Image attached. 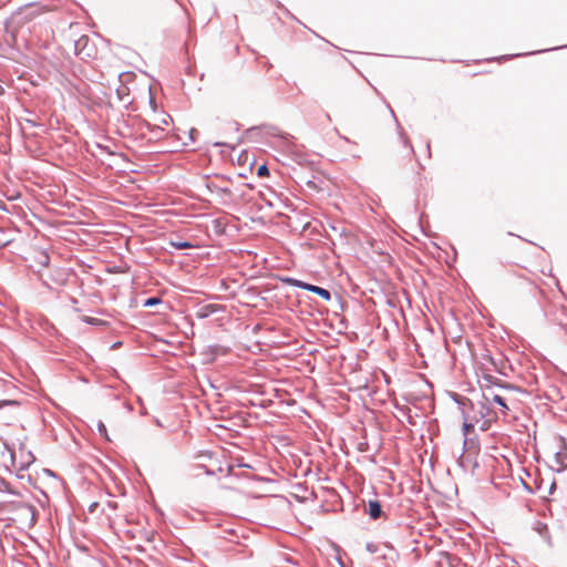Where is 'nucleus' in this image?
Returning a JSON list of instances; mask_svg holds the SVG:
<instances>
[{
    "label": "nucleus",
    "instance_id": "f257e3e1",
    "mask_svg": "<svg viewBox=\"0 0 567 567\" xmlns=\"http://www.w3.org/2000/svg\"><path fill=\"white\" fill-rule=\"evenodd\" d=\"M171 117L166 114L162 116H154L151 121L141 124V136L147 141L163 140L169 128Z\"/></svg>",
    "mask_w": 567,
    "mask_h": 567
},
{
    "label": "nucleus",
    "instance_id": "f03ea898",
    "mask_svg": "<svg viewBox=\"0 0 567 567\" xmlns=\"http://www.w3.org/2000/svg\"><path fill=\"white\" fill-rule=\"evenodd\" d=\"M19 233V228L11 220L0 215V248L16 240Z\"/></svg>",
    "mask_w": 567,
    "mask_h": 567
},
{
    "label": "nucleus",
    "instance_id": "7ed1b4c3",
    "mask_svg": "<svg viewBox=\"0 0 567 567\" xmlns=\"http://www.w3.org/2000/svg\"><path fill=\"white\" fill-rule=\"evenodd\" d=\"M453 400L460 405L463 415L462 431L464 436H467L471 431L474 430V421L466 414V408L474 409L473 402L468 398L460 396L456 393L453 394Z\"/></svg>",
    "mask_w": 567,
    "mask_h": 567
},
{
    "label": "nucleus",
    "instance_id": "20e7f679",
    "mask_svg": "<svg viewBox=\"0 0 567 567\" xmlns=\"http://www.w3.org/2000/svg\"><path fill=\"white\" fill-rule=\"evenodd\" d=\"M70 277V269L68 268H53L49 271L48 278L43 279V284L50 289L64 286Z\"/></svg>",
    "mask_w": 567,
    "mask_h": 567
},
{
    "label": "nucleus",
    "instance_id": "39448f33",
    "mask_svg": "<svg viewBox=\"0 0 567 567\" xmlns=\"http://www.w3.org/2000/svg\"><path fill=\"white\" fill-rule=\"evenodd\" d=\"M30 261V267L37 271L41 272L43 268H47L50 264V256L45 250L35 249L30 254V257L27 258Z\"/></svg>",
    "mask_w": 567,
    "mask_h": 567
},
{
    "label": "nucleus",
    "instance_id": "423d86ee",
    "mask_svg": "<svg viewBox=\"0 0 567 567\" xmlns=\"http://www.w3.org/2000/svg\"><path fill=\"white\" fill-rule=\"evenodd\" d=\"M226 220H227L226 236H228V237L236 236L241 229L239 218L236 215H227Z\"/></svg>",
    "mask_w": 567,
    "mask_h": 567
},
{
    "label": "nucleus",
    "instance_id": "0eeeda50",
    "mask_svg": "<svg viewBox=\"0 0 567 567\" xmlns=\"http://www.w3.org/2000/svg\"><path fill=\"white\" fill-rule=\"evenodd\" d=\"M365 513L373 520L379 519L384 514L381 503L377 499L369 501L368 506L365 507Z\"/></svg>",
    "mask_w": 567,
    "mask_h": 567
},
{
    "label": "nucleus",
    "instance_id": "6e6552de",
    "mask_svg": "<svg viewBox=\"0 0 567 567\" xmlns=\"http://www.w3.org/2000/svg\"><path fill=\"white\" fill-rule=\"evenodd\" d=\"M227 215H220L212 221V230L217 236H226Z\"/></svg>",
    "mask_w": 567,
    "mask_h": 567
},
{
    "label": "nucleus",
    "instance_id": "1a4fd4ad",
    "mask_svg": "<svg viewBox=\"0 0 567 567\" xmlns=\"http://www.w3.org/2000/svg\"><path fill=\"white\" fill-rule=\"evenodd\" d=\"M563 447L555 453V462L559 466L558 472L564 471L565 461L567 460V449L565 440L561 439Z\"/></svg>",
    "mask_w": 567,
    "mask_h": 567
},
{
    "label": "nucleus",
    "instance_id": "9d476101",
    "mask_svg": "<svg viewBox=\"0 0 567 567\" xmlns=\"http://www.w3.org/2000/svg\"><path fill=\"white\" fill-rule=\"evenodd\" d=\"M87 43L89 38L86 35L81 37L75 43V50L78 54H83L85 58H92V50L85 51Z\"/></svg>",
    "mask_w": 567,
    "mask_h": 567
},
{
    "label": "nucleus",
    "instance_id": "9b49d317",
    "mask_svg": "<svg viewBox=\"0 0 567 567\" xmlns=\"http://www.w3.org/2000/svg\"><path fill=\"white\" fill-rule=\"evenodd\" d=\"M307 290L318 295L326 301H329L332 298L331 292L328 289L312 285V284H308Z\"/></svg>",
    "mask_w": 567,
    "mask_h": 567
},
{
    "label": "nucleus",
    "instance_id": "f8f14e48",
    "mask_svg": "<svg viewBox=\"0 0 567 567\" xmlns=\"http://www.w3.org/2000/svg\"><path fill=\"white\" fill-rule=\"evenodd\" d=\"M534 530H536L548 544H550L548 527L545 523L537 520L534 525Z\"/></svg>",
    "mask_w": 567,
    "mask_h": 567
},
{
    "label": "nucleus",
    "instance_id": "ddd939ff",
    "mask_svg": "<svg viewBox=\"0 0 567 567\" xmlns=\"http://www.w3.org/2000/svg\"><path fill=\"white\" fill-rule=\"evenodd\" d=\"M489 414V408L484 402H480V408L476 414L472 417L474 422H478L480 419H485Z\"/></svg>",
    "mask_w": 567,
    "mask_h": 567
},
{
    "label": "nucleus",
    "instance_id": "4468645a",
    "mask_svg": "<svg viewBox=\"0 0 567 567\" xmlns=\"http://www.w3.org/2000/svg\"><path fill=\"white\" fill-rule=\"evenodd\" d=\"M281 281L289 286L298 287V288L307 290L308 282H305L302 280H299V279H296L292 277H284V278H281Z\"/></svg>",
    "mask_w": 567,
    "mask_h": 567
},
{
    "label": "nucleus",
    "instance_id": "2eb2a0df",
    "mask_svg": "<svg viewBox=\"0 0 567 567\" xmlns=\"http://www.w3.org/2000/svg\"><path fill=\"white\" fill-rule=\"evenodd\" d=\"M6 406L18 409L20 406V403L18 401H16V400H1L0 401V409H3Z\"/></svg>",
    "mask_w": 567,
    "mask_h": 567
},
{
    "label": "nucleus",
    "instance_id": "dca6fc26",
    "mask_svg": "<svg viewBox=\"0 0 567 567\" xmlns=\"http://www.w3.org/2000/svg\"><path fill=\"white\" fill-rule=\"evenodd\" d=\"M492 401L494 403L498 404L499 406H502L504 409V411L508 410V406L503 396L495 394V395H493Z\"/></svg>",
    "mask_w": 567,
    "mask_h": 567
},
{
    "label": "nucleus",
    "instance_id": "f3484780",
    "mask_svg": "<svg viewBox=\"0 0 567 567\" xmlns=\"http://www.w3.org/2000/svg\"><path fill=\"white\" fill-rule=\"evenodd\" d=\"M475 445V441L473 439H467L465 436L464 441H463V451L461 453V457L463 456V454L465 453V451L472 449V446Z\"/></svg>",
    "mask_w": 567,
    "mask_h": 567
},
{
    "label": "nucleus",
    "instance_id": "a211bd4d",
    "mask_svg": "<svg viewBox=\"0 0 567 567\" xmlns=\"http://www.w3.org/2000/svg\"><path fill=\"white\" fill-rule=\"evenodd\" d=\"M161 302H162L161 298H158V297H151V298H147L144 301V307H154L156 305H159Z\"/></svg>",
    "mask_w": 567,
    "mask_h": 567
},
{
    "label": "nucleus",
    "instance_id": "6ab92c4d",
    "mask_svg": "<svg viewBox=\"0 0 567 567\" xmlns=\"http://www.w3.org/2000/svg\"><path fill=\"white\" fill-rule=\"evenodd\" d=\"M96 426H97V431H99V433H100L103 437H105L106 440H110V439H109V435H107V430H106L105 424H104L102 421H99Z\"/></svg>",
    "mask_w": 567,
    "mask_h": 567
},
{
    "label": "nucleus",
    "instance_id": "aec40b11",
    "mask_svg": "<svg viewBox=\"0 0 567 567\" xmlns=\"http://www.w3.org/2000/svg\"><path fill=\"white\" fill-rule=\"evenodd\" d=\"M257 175L259 177H267V176H269L268 167L265 164L259 166L258 169H257Z\"/></svg>",
    "mask_w": 567,
    "mask_h": 567
},
{
    "label": "nucleus",
    "instance_id": "412c9836",
    "mask_svg": "<svg viewBox=\"0 0 567 567\" xmlns=\"http://www.w3.org/2000/svg\"><path fill=\"white\" fill-rule=\"evenodd\" d=\"M442 557L446 560V564L450 567H454L453 561L456 560V557H454L447 553H442Z\"/></svg>",
    "mask_w": 567,
    "mask_h": 567
},
{
    "label": "nucleus",
    "instance_id": "4be33fe9",
    "mask_svg": "<svg viewBox=\"0 0 567 567\" xmlns=\"http://www.w3.org/2000/svg\"><path fill=\"white\" fill-rule=\"evenodd\" d=\"M83 321L89 323V324H100L102 323V321L97 318H93V317H83Z\"/></svg>",
    "mask_w": 567,
    "mask_h": 567
},
{
    "label": "nucleus",
    "instance_id": "5701e85b",
    "mask_svg": "<svg viewBox=\"0 0 567 567\" xmlns=\"http://www.w3.org/2000/svg\"><path fill=\"white\" fill-rule=\"evenodd\" d=\"M175 247L177 249H185V248L192 247V245L188 241H181V243L175 244Z\"/></svg>",
    "mask_w": 567,
    "mask_h": 567
},
{
    "label": "nucleus",
    "instance_id": "b1692460",
    "mask_svg": "<svg viewBox=\"0 0 567 567\" xmlns=\"http://www.w3.org/2000/svg\"><path fill=\"white\" fill-rule=\"evenodd\" d=\"M248 216H249V219L252 223H261V224H264L266 221L265 218L261 215H259L257 217H254L252 215H248Z\"/></svg>",
    "mask_w": 567,
    "mask_h": 567
},
{
    "label": "nucleus",
    "instance_id": "393cba45",
    "mask_svg": "<svg viewBox=\"0 0 567 567\" xmlns=\"http://www.w3.org/2000/svg\"><path fill=\"white\" fill-rule=\"evenodd\" d=\"M367 550L371 554H374L377 553L378 550V547L377 545H374L373 543H368L367 546H365Z\"/></svg>",
    "mask_w": 567,
    "mask_h": 567
},
{
    "label": "nucleus",
    "instance_id": "a878e982",
    "mask_svg": "<svg viewBox=\"0 0 567 567\" xmlns=\"http://www.w3.org/2000/svg\"><path fill=\"white\" fill-rule=\"evenodd\" d=\"M368 447H369L368 442H361V443H359V445H358V450H359L360 452H367V451H368Z\"/></svg>",
    "mask_w": 567,
    "mask_h": 567
},
{
    "label": "nucleus",
    "instance_id": "bb28decb",
    "mask_svg": "<svg viewBox=\"0 0 567 567\" xmlns=\"http://www.w3.org/2000/svg\"><path fill=\"white\" fill-rule=\"evenodd\" d=\"M556 488V483L553 481L550 484H549V487H548V492L549 494H551Z\"/></svg>",
    "mask_w": 567,
    "mask_h": 567
},
{
    "label": "nucleus",
    "instance_id": "cd10ccee",
    "mask_svg": "<svg viewBox=\"0 0 567 567\" xmlns=\"http://www.w3.org/2000/svg\"><path fill=\"white\" fill-rule=\"evenodd\" d=\"M425 216H426V215H420L419 223H420L421 227H423V224H424V217H425Z\"/></svg>",
    "mask_w": 567,
    "mask_h": 567
},
{
    "label": "nucleus",
    "instance_id": "c85d7f7f",
    "mask_svg": "<svg viewBox=\"0 0 567 567\" xmlns=\"http://www.w3.org/2000/svg\"><path fill=\"white\" fill-rule=\"evenodd\" d=\"M4 485H6L4 481H1V482H0V493H2V492H3V488H2V487H3ZM1 505H2V502L0 501V506H1Z\"/></svg>",
    "mask_w": 567,
    "mask_h": 567
},
{
    "label": "nucleus",
    "instance_id": "c756f323",
    "mask_svg": "<svg viewBox=\"0 0 567 567\" xmlns=\"http://www.w3.org/2000/svg\"><path fill=\"white\" fill-rule=\"evenodd\" d=\"M338 564L340 567H346L344 563L341 559H338Z\"/></svg>",
    "mask_w": 567,
    "mask_h": 567
},
{
    "label": "nucleus",
    "instance_id": "7c9ffc66",
    "mask_svg": "<svg viewBox=\"0 0 567 567\" xmlns=\"http://www.w3.org/2000/svg\"><path fill=\"white\" fill-rule=\"evenodd\" d=\"M205 473H206L207 475H213V474H214V472H213V471H210V470H208V468H206Z\"/></svg>",
    "mask_w": 567,
    "mask_h": 567
},
{
    "label": "nucleus",
    "instance_id": "2f4dec72",
    "mask_svg": "<svg viewBox=\"0 0 567 567\" xmlns=\"http://www.w3.org/2000/svg\"><path fill=\"white\" fill-rule=\"evenodd\" d=\"M16 419H17V417H16L14 415H11V416L9 417V420H10V421H13V420H16Z\"/></svg>",
    "mask_w": 567,
    "mask_h": 567
},
{
    "label": "nucleus",
    "instance_id": "473e14b6",
    "mask_svg": "<svg viewBox=\"0 0 567 567\" xmlns=\"http://www.w3.org/2000/svg\"><path fill=\"white\" fill-rule=\"evenodd\" d=\"M214 306L213 305H208V308H213ZM214 309L210 310V312H213Z\"/></svg>",
    "mask_w": 567,
    "mask_h": 567
}]
</instances>
